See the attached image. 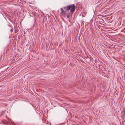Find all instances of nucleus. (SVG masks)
Returning a JSON list of instances; mask_svg holds the SVG:
<instances>
[{
	"label": "nucleus",
	"mask_w": 125,
	"mask_h": 125,
	"mask_svg": "<svg viewBox=\"0 0 125 125\" xmlns=\"http://www.w3.org/2000/svg\"><path fill=\"white\" fill-rule=\"evenodd\" d=\"M63 9L65 10L66 11H67L70 10V12L68 13L67 15L70 16H72L73 13L75 9V6L74 4H71L69 6H67L63 8Z\"/></svg>",
	"instance_id": "f257e3e1"
},
{
	"label": "nucleus",
	"mask_w": 125,
	"mask_h": 125,
	"mask_svg": "<svg viewBox=\"0 0 125 125\" xmlns=\"http://www.w3.org/2000/svg\"><path fill=\"white\" fill-rule=\"evenodd\" d=\"M61 12L63 14H66V12L62 8H61Z\"/></svg>",
	"instance_id": "f03ea898"
},
{
	"label": "nucleus",
	"mask_w": 125,
	"mask_h": 125,
	"mask_svg": "<svg viewBox=\"0 0 125 125\" xmlns=\"http://www.w3.org/2000/svg\"><path fill=\"white\" fill-rule=\"evenodd\" d=\"M13 31V30L12 29H11L10 30V31L11 32H12Z\"/></svg>",
	"instance_id": "7ed1b4c3"
},
{
	"label": "nucleus",
	"mask_w": 125,
	"mask_h": 125,
	"mask_svg": "<svg viewBox=\"0 0 125 125\" xmlns=\"http://www.w3.org/2000/svg\"><path fill=\"white\" fill-rule=\"evenodd\" d=\"M70 17V16L69 15H67V18H69V17Z\"/></svg>",
	"instance_id": "20e7f679"
},
{
	"label": "nucleus",
	"mask_w": 125,
	"mask_h": 125,
	"mask_svg": "<svg viewBox=\"0 0 125 125\" xmlns=\"http://www.w3.org/2000/svg\"><path fill=\"white\" fill-rule=\"evenodd\" d=\"M35 21H36V20L35 19Z\"/></svg>",
	"instance_id": "39448f33"
}]
</instances>
